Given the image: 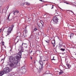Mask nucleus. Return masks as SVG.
<instances>
[{
	"mask_svg": "<svg viewBox=\"0 0 76 76\" xmlns=\"http://www.w3.org/2000/svg\"><path fill=\"white\" fill-rule=\"evenodd\" d=\"M19 52L18 53L17 56L14 58L13 56H10L9 57V60L10 62H8V63L9 64L10 67L11 68L10 69L8 67H6L4 69V71L6 73H8L10 72H11L12 70V69L16 68L17 67V64H18V60H20L21 58L22 52H23V47L20 46L19 47L18 49Z\"/></svg>",
	"mask_w": 76,
	"mask_h": 76,
	"instance_id": "1",
	"label": "nucleus"
},
{
	"mask_svg": "<svg viewBox=\"0 0 76 76\" xmlns=\"http://www.w3.org/2000/svg\"><path fill=\"white\" fill-rule=\"evenodd\" d=\"M58 18L56 16H54L53 18V23L54 24H57L58 23Z\"/></svg>",
	"mask_w": 76,
	"mask_h": 76,
	"instance_id": "2",
	"label": "nucleus"
},
{
	"mask_svg": "<svg viewBox=\"0 0 76 76\" xmlns=\"http://www.w3.org/2000/svg\"><path fill=\"white\" fill-rule=\"evenodd\" d=\"M39 63L41 66L39 67V69L40 70H42V66H43V62L41 61V60H40Z\"/></svg>",
	"mask_w": 76,
	"mask_h": 76,
	"instance_id": "3",
	"label": "nucleus"
},
{
	"mask_svg": "<svg viewBox=\"0 0 76 76\" xmlns=\"http://www.w3.org/2000/svg\"><path fill=\"white\" fill-rule=\"evenodd\" d=\"M18 35L19 36H17V37L16 35L14 36H13L14 37H13V38H17L18 37V38H20V35H21V34H20V32L18 33Z\"/></svg>",
	"mask_w": 76,
	"mask_h": 76,
	"instance_id": "4",
	"label": "nucleus"
},
{
	"mask_svg": "<svg viewBox=\"0 0 76 76\" xmlns=\"http://www.w3.org/2000/svg\"><path fill=\"white\" fill-rule=\"evenodd\" d=\"M22 73H25V72H26V69H25V67L24 66H23L22 67Z\"/></svg>",
	"mask_w": 76,
	"mask_h": 76,
	"instance_id": "5",
	"label": "nucleus"
},
{
	"mask_svg": "<svg viewBox=\"0 0 76 76\" xmlns=\"http://www.w3.org/2000/svg\"><path fill=\"white\" fill-rule=\"evenodd\" d=\"M12 30H13V28L10 27L8 29V32L9 33H11V32H12Z\"/></svg>",
	"mask_w": 76,
	"mask_h": 76,
	"instance_id": "6",
	"label": "nucleus"
},
{
	"mask_svg": "<svg viewBox=\"0 0 76 76\" xmlns=\"http://www.w3.org/2000/svg\"><path fill=\"white\" fill-rule=\"evenodd\" d=\"M74 35V34L73 33H72L70 34V35L68 37H69L70 38H72L73 37V36Z\"/></svg>",
	"mask_w": 76,
	"mask_h": 76,
	"instance_id": "7",
	"label": "nucleus"
},
{
	"mask_svg": "<svg viewBox=\"0 0 76 76\" xmlns=\"http://www.w3.org/2000/svg\"><path fill=\"white\" fill-rule=\"evenodd\" d=\"M55 40L52 41V44H53V47H55V45H54V44H55Z\"/></svg>",
	"mask_w": 76,
	"mask_h": 76,
	"instance_id": "8",
	"label": "nucleus"
},
{
	"mask_svg": "<svg viewBox=\"0 0 76 76\" xmlns=\"http://www.w3.org/2000/svg\"><path fill=\"white\" fill-rule=\"evenodd\" d=\"M4 74V73L3 71L0 72V76H3Z\"/></svg>",
	"mask_w": 76,
	"mask_h": 76,
	"instance_id": "9",
	"label": "nucleus"
},
{
	"mask_svg": "<svg viewBox=\"0 0 76 76\" xmlns=\"http://www.w3.org/2000/svg\"><path fill=\"white\" fill-rule=\"evenodd\" d=\"M37 25L38 27H39V28H40V27H42V24H40V23H37Z\"/></svg>",
	"mask_w": 76,
	"mask_h": 76,
	"instance_id": "10",
	"label": "nucleus"
},
{
	"mask_svg": "<svg viewBox=\"0 0 76 76\" xmlns=\"http://www.w3.org/2000/svg\"><path fill=\"white\" fill-rule=\"evenodd\" d=\"M60 13L59 12L57 11L55 13V15L56 16H58V13Z\"/></svg>",
	"mask_w": 76,
	"mask_h": 76,
	"instance_id": "11",
	"label": "nucleus"
},
{
	"mask_svg": "<svg viewBox=\"0 0 76 76\" xmlns=\"http://www.w3.org/2000/svg\"><path fill=\"white\" fill-rule=\"evenodd\" d=\"M40 23H41L42 26L43 25H44V22L42 21V20H40Z\"/></svg>",
	"mask_w": 76,
	"mask_h": 76,
	"instance_id": "12",
	"label": "nucleus"
},
{
	"mask_svg": "<svg viewBox=\"0 0 76 76\" xmlns=\"http://www.w3.org/2000/svg\"><path fill=\"white\" fill-rule=\"evenodd\" d=\"M24 32L25 34H27L28 33V31L26 30V29L25 30H24L23 31Z\"/></svg>",
	"mask_w": 76,
	"mask_h": 76,
	"instance_id": "13",
	"label": "nucleus"
},
{
	"mask_svg": "<svg viewBox=\"0 0 76 76\" xmlns=\"http://www.w3.org/2000/svg\"><path fill=\"white\" fill-rule=\"evenodd\" d=\"M25 3H26V5H27V6H29L30 5V3L28 2H25Z\"/></svg>",
	"mask_w": 76,
	"mask_h": 76,
	"instance_id": "14",
	"label": "nucleus"
},
{
	"mask_svg": "<svg viewBox=\"0 0 76 76\" xmlns=\"http://www.w3.org/2000/svg\"><path fill=\"white\" fill-rule=\"evenodd\" d=\"M59 75H60L61 74V73H63V71H62V70H61L60 72H59Z\"/></svg>",
	"mask_w": 76,
	"mask_h": 76,
	"instance_id": "15",
	"label": "nucleus"
},
{
	"mask_svg": "<svg viewBox=\"0 0 76 76\" xmlns=\"http://www.w3.org/2000/svg\"><path fill=\"white\" fill-rule=\"evenodd\" d=\"M10 15L8 16V17L7 18V20H9V21H10V20L9 19V16H10Z\"/></svg>",
	"mask_w": 76,
	"mask_h": 76,
	"instance_id": "16",
	"label": "nucleus"
},
{
	"mask_svg": "<svg viewBox=\"0 0 76 76\" xmlns=\"http://www.w3.org/2000/svg\"><path fill=\"white\" fill-rule=\"evenodd\" d=\"M60 50H61V51H64L65 50V49L61 48Z\"/></svg>",
	"mask_w": 76,
	"mask_h": 76,
	"instance_id": "17",
	"label": "nucleus"
},
{
	"mask_svg": "<svg viewBox=\"0 0 76 76\" xmlns=\"http://www.w3.org/2000/svg\"><path fill=\"white\" fill-rule=\"evenodd\" d=\"M19 11H18V10H15V13H19Z\"/></svg>",
	"mask_w": 76,
	"mask_h": 76,
	"instance_id": "18",
	"label": "nucleus"
},
{
	"mask_svg": "<svg viewBox=\"0 0 76 76\" xmlns=\"http://www.w3.org/2000/svg\"><path fill=\"white\" fill-rule=\"evenodd\" d=\"M37 30H38V29H37V28H34V31H37Z\"/></svg>",
	"mask_w": 76,
	"mask_h": 76,
	"instance_id": "19",
	"label": "nucleus"
},
{
	"mask_svg": "<svg viewBox=\"0 0 76 76\" xmlns=\"http://www.w3.org/2000/svg\"><path fill=\"white\" fill-rule=\"evenodd\" d=\"M12 27H10V28H12V29H13V28H14V25H12Z\"/></svg>",
	"mask_w": 76,
	"mask_h": 76,
	"instance_id": "20",
	"label": "nucleus"
},
{
	"mask_svg": "<svg viewBox=\"0 0 76 76\" xmlns=\"http://www.w3.org/2000/svg\"><path fill=\"white\" fill-rule=\"evenodd\" d=\"M2 45H4V42H2Z\"/></svg>",
	"mask_w": 76,
	"mask_h": 76,
	"instance_id": "21",
	"label": "nucleus"
},
{
	"mask_svg": "<svg viewBox=\"0 0 76 76\" xmlns=\"http://www.w3.org/2000/svg\"><path fill=\"white\" fill-rule=\"evenodd\" d=\"M67 67H68L69 69L70 68V65L69 64H68L67 65Z\"/></svg>",
	"mask_w": 76,
	"mask_h": 76,
	"instance_id": "22",
	"label": "nucleus"
},
{
	"mask_svg": "<svg viewBox=\"0 0 76 76\" xmlns=\"http://www.w3.org/2000/svg\"><path fill=\"white\" fill-rule=\"evenodd\" d=\"M69 11H70V12H72V13L73 14H74V12H73L72 11L69 10Z\"/></svg>",
	"mask_w": 76,
	"mask_h": 76,
	"instance_id": "23",
	"label": "nucleus"
},
{
	"mask_svg": "<svg viewBox=\"0 0 76 76\" xmlns=\"http://www.w3.org/2000/svg\"><path fill=\"white\" fill-rule=\"evenodd\" d=\"M54 56H53V59H52V60H56V59H54Z\"/></svg>",
	"mask_w": 76,
	"mask_h": 76,
	"instance_id": "24",
	"label": "nucleus"
},
{
	"mask_svg": "<svg viewBox=\"0 0 76 76\" xmlns=\"http://www.w3.org/2000/svg\"><path fill=\"white\" fill-rule=\"evenodd\" d=\"M46 41H48V42H50V40H49L48 39V40H46Z\"/></svg>",
	"mask_w": 76,
	"mask_h": 76,
	"instance_id": "25",
	"label": "nucleus"
},
{
	"mask_svg": "<svg viewBox=\"0 0 76 76\" xmlns=\"http://www.w3.org/2000/svg\"><path fill=\"white\" fill-rule=\"evenodd\" d=\"M45 41H46V42H47V43H48V44H49V43H50L49 42H48V41H47L45 40Z\"/></svg>",
	"mask_w": 76,
	"mask_h": 76,
	"instance_id": "26",
	"label": "nucleus"
},
{
	"mask_svg": "<svg viewBox=\"0 0 76 76\" xmlns=\"http://www.w3.org/2000/svg\"><path fill=\"white\" fill-rule=\"evenodd\" d=\"M32 37H33V36L31 35V37H30L31 38H32Z\"/></svg>",
	"mask_w": 76,
	"mask_h": 76,
	"instance_id": "27",
	"label": "nucleus"
},
{
	"mask_svg": "<svg viewBox=\"0 0 76 76\" xmlns=\"http://www.w3.org/2000/svg\"><path fill=\"white\" fill-rule=\"evenodd\" d=\"M55 38H58V37L57 36H56L55 37Z\"/></svg>",
	"mask_w": 76,
	"mask_h": 76,
	"instance_id": "28",
	"label": "nucleus"
},
{
	"mask_svg": "<svg viewBox=\"0 0 76 76\" xmlns=\"http://www.w3.org/2000/svg\"><path fill=\"white\" fill-rule=\"evenodd\" d=\"M61 45L60 44V43L59 44V47H61Z\"/></svg>",
	"mask_w": 76,
	"mask_h": 76,
	"instance_id": "29",
	"label": "nucleus"
},
{
	"mask_svg": "<svg viewBox=\"0 0 76 76\" xmlns=\"http://www.w3.org/2000/svg\"><path fill=\"white\" fill-rule=\"evenodd\" d=\"M64 3H66V4H69V3L64 2Z\"/></svg>",
	"mask_w": 76,
	"mask_h": 76,
	"instance_id": "30",
	"label": "nucleus"
},
{
	"mask_svg": "<svg viewBox=\"0 0 76 76\" xmlns=\"http://www.w3.org/2000/svg\"><path fill=\"white\" fill-rule=\"evenodd\" d=\"M53 6H54L53 5H52V7L51 8L52 9H53Z\"/></svg>",
	"mask_w": 76,
	"mask_h": 76,
	"instance_id": "31",
	"label": "nucleus"
},
{
	"mask_svg": "<svg viewBox=\"0 0 76 76\" xmlns=\"http://www.w3.org/2000/svg\"><path fill=\"white\" fill-rule=\"evenodd\" d=\"M13 12V13H14V15H15V13H16V12Z\"/></svg>",
	"mask_w": 76,
	"mask_h": 76,
	"instance_id": "32",
	"label": "nucleus"
},
{
	"mask_svg": "<svg viewBox=\"0 0 76 76\" xmlns=\"http://www.w3.org/2000/svg\"><path fill=\"white\" fill-rule=\"evenodd\" d=\"M59 39L60 41H61V39H60V38H59Z\"/></svg>",
	"mask_w": 76,
	"mask_h": 76,
	"instance_id": "33",
	"label": "nucleus"
},
{
	"mask_svg": "<svg viewBox=\"0 0 76 76\" xmlns=\"http://www.w3.org/2000/svg\"><path fill=\"white\" fill-rule=\"evenodd\" d=\"M2 60H4V59H1V61H2Z\"/></svg>",
	"mask_w": 76,
	"mask_h": 76,
	"instance_id": "34",
	"label": "nucleus"
},
{
	"mask_svg": "<svg viewBox=\"0 0 76 76\" xmlns=\"http://www.w3.org/2000/svg\"><path fill=\"white\" fill-rule=\"evenodd\" d=\"M40 1H43V2L44 1L42 0H40Z\"/></svg>",
	"mask_w": 76,
	"mask_h": 76,
	"instance_id": "35",
	"label": "nucleus"
},
{
	"mask_svg": "<svg viewBox=\"0 0 76 76\" xmlns=\"http://www.w3.org/2000/svg\"><path fill=\"white\" fill-rule=\"evenodd\" d=\"M23 44H24V45H27V44H26V43H23Z\"/></svg>",
	"mask_w": 76,
	"mask_h": 76,
	"instance_id": "36",
	"label": "nucleus"
},
{
	"mask_svg": "<svg viewBox=\"0 0 76 76\" xmlns=\"http://www.w3.org/2000/svg\"><path fill=\"white\" fill-rule=\"evenodd\" d=\"M1 32V29H0V33Z\"/></svg>",
	"mask_w": 76,
	"mask_h": 76,
	"instance_id": "37",
	"label": "nucleus"
},
{
	"mask_svg": "<svg viewBox=\"0 0 76 76\" xmlns=\"http://www.w3.org/2000/svg\"><path fill=\"white\" fill-rule=\"evenodd\" d=\"M19 39L18 40V41H17V42H19Z\"/></svg>",
	"mask_w": 76,
	"mask_h": 76,
	"instance_id": "38",
	"label": "nucleus"
},
{
	"mask_svg": "<svg viewBox=\"0 0 76 76\" xmlns=\"http://www.w3.org/2000/svg\"><path fill=\"white\" fill-rule=\"evenodd\" d=\"M31 59H32V57H31Z\"/></svg>",
	"mask_w": 76,
	"mask_h": 76,
	"instance_id": "39",
	"label": "nucleus"
},
{
	"mask_svg": "<svg viewBox=\"0 0 76 76\" xmlns=\"http://www.w3.org/2000/svg\"><path fill=\"white\" fill-rule=\"evenodd\" d=\"M23 43H22V46L23 45Z\"/></svg>",
	"mask_w": 76,
	"mask_h": 76,
	"instance_id": "40",
	"label": "nucleus"
},
{
	"mask_svg": "<svg viewBox=\"0 0 76 76\" xmlns=\"http://www.w3.org/2000/svg\"><path fill=\"white\" fill-rule=\"evenodd\" d=\"M32 50L31 51V53H32Z\"/></svg>",
	"mask_w": 76,
	"mask_h": 76,
	"instance_id": "41",
	"label": "nucleus"
},
{
	"mask_svg": "<svg viewBox=\"0 0 76 76\" xmlns=\"http://www.w3.org/2000/svg\"><path fill=\"white\" fill-rule=\"evenodd\" d=\"M24 4H24H24H23V5H24Z\"/></svg>",
	"mask_w": 76,
	"mask_h": 76,
	"instance_id": "42",
	"label": "nucleus"
},
{
	"mask_svg": "<svg viewBox=\"0 0 76 76\" xmlns=\"http://www.w3.org/2000/svg\"><path fill=\"white\" fill-rule=\"evenodd\" d=\"M34 63H35V62L34 61Z\"/></svg>",
	"mask_w": 76,
	"mask_h": 76,
	"instance_id": "43",
	"label": "nucleus"
},
{
	"mask_svg": "<svg viewBox=\"0 0 76 76\" xmlns=\"http://www.w3.org/2000/svg\"><path fill=\"white\" fill-rule=\"evenodd\" d=\"M45 20H46V18H45Z\"/></svg>",
	"mask_w": 76,
	"mask_h": 76,
	"instance_id": "44",
	"label": "nucleus"
},
{
	"mask_svg": "<svg viewBox=\"0 0 76 76\" xmlns=\"http://www.w3.org/2000/svg\"><path fill=\"white\" fill-rule=\"evenodd\" d=\"M56 12H57V10H56Z\"/></svg>",
	"mask_w": 76,
	"mask_h": 76,
	"instance_id": "45",
	"label": "nucleus"
},
{
	"mask_svg": "<svg viewBox=\"0 0 76 76\" xmlns=\"http://www.w3.org/2000/svg\"><path fill=\"white\" fill-rule=\"evenodd\" d=\"M40 1H41V0H39Z\"/></svg>",
	"mask_w": 76,
	"mask_h": 76,
	"instance_id": "46",
	"label": "nucleus"
},
{
	"mask_svg": "<svg viewBox=\"0 0 76 76\" xmlns=\"http://www.w3.org/2000/svg\"><path fill=\"white\" fill-rule=\"evenodd\" d=\"M16 43H15V44H16Z\"/></svg>",
	"mask_w": 76,
	"mask_h": 76,
	"instance_id": "47",
	"label": "nucleus"
},
{
	"mask_svg": "<svg viewBox=\"0 0 76 76\" xmlns=\"http://www.w3.org/2000/svg\"><path fill=\"white\" fill-rule=\"evenodd\" d=\"M1 12H0V13H1Z\"/></svg>",
	"mask_w": 76,
	"mask_h": 76,
	"instance_id": "48",
	"label": "nucleus"
},
{
	"mask_svg": "<svg viewBox=\"0 0 76 76\" xmlns=\"http://www.w3.org/2000/svg\"><path fill=\"white\" fill-rule=\"evenodd\" d=\"M45 21H46V20H45Z\"/></svg>",
	"mask_w": 76,
	"mask_h": 76,
	"instance_id": "49",
	"label": "nucleus"
},
{
	"mask_svg": "<svg viewBox=\"0 0 76 76\" xmlns=\"http://www.w3.org/2000/svg\"><path fill=\"white\" fill-rule=\"evenodd\" d=\"M33 54H34V53Z\"/></svg>",
	"mask_w": 76,
	"mask_h": 76,
	"instance_id": "50",
	"label": "nucleus"
},
{
	"mask_svg": "<svg viewBox=\"0 0 76 76\" xmlns=\"http://www.w3.org/2000/svg\"><path fill=\"white\" fill-rule=\"evenodd\" d=\"M44 61H45V60H44Z\"/></svg>",
	"mask_w": 76,
	"mask_h": 76,
	"instance_id": "51",
	"label": "nucleus"
}]
</instances>
